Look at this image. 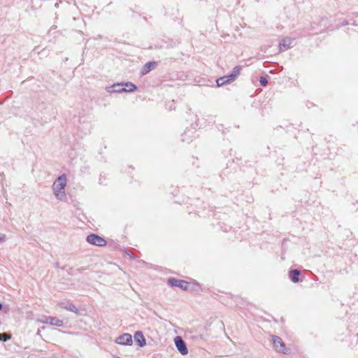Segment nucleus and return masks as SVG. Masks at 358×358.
<instances>
[{
    "mask_svg": "<svg viewBox=\"0 0 358 358\" xmlns=\"http://www.w3.org/2000/svg\"><path fill=\"white\" fill-rule=\"evenodd\" d=\"M66 186V176L64 174L59 176L53 182L52 190L54 195L59 200L66 198L65 187Z\"/></svg>",
    "mask_w": 358,
    "mask_h": 358,
    "instance_id": "nucleus-1",
    "label": "nucleus"
},
{
    "mask_svg": "<svg viewBox=\"0 0 358 358\" xmlns=\"http://www.w3.org/2000/svg\"><path fill=\"white\" fill-rule=\"evenodd\" d=\"M272 341L276 351L282 352L284 354L287 353V349L285 347V344L283 343L282 340L280 337L273 336Z\"/></svg>",
    "mask_w": 358,
    "mask_h": 358,
    "instance_id": "nucleus-2",
    "label": "nucleus"
},
{
    "mask_svg": "<svg viewBox=\"0 0 358 358\" xmlns=\"http://www.w3.org/2000/svg\"><path fill=\"white\" fill-rule=\"evenodd\" d=\"M87 241L92 245L97 246H103L106 244V241L103 238L94 234L87 236Z\"/></svg>",
    "mask_w": 358,
    "mask_h": 358,
    "instance_id": "nucleus-3",
    "label": "nucleus"
},
{
    "mask_svg": "<svg viewBox=\"0 0 358 358\" xmlns=\"http://www.w3.org/2000/svg\"><path fill=\"white\" fill-rule=\"evenodd\" d=\"M174 343L177 350L182 355H186L188 353V350L186 343L180 336H176L174 338Z\"/></svg>",
    "mask_w": 358,
    "mask_h": 358,
    "instance_id": "nucleus-4",
    "label": "nucleus"
},
{
    "mask_svg": "<svg viewBox=\"0 0 358 358\" xmlns=\"http://www.w3.org/2000/svg\"><path fill=\"white\" fill-rule=\"evenodd\" d=\"M169 285L171 287H178L184 290L187 289L189 284L185 280H177L176 278H170L168 280Z\"/></svg>",
    "mask_w": 358,
    "mask_h": 358,
    "instance_id": "nucleus-5",
    "label": "nucleus"
},
{
    "mask_svg": "<svg viewBox=\"0 0 358 358\" xmlns=\"http://www.w3.org/2000/svg\"><path fill=\"white\" fill-rule=\"evenodd\" d=\"M115 343L120 345H131L132 344V337L129 334H124L120 336H118L115 339Z\"/></svg>",
    "mask_w": 358,
    "mask_h": 358,
    "instance_id": "nucleus-6",
    "label": "nucleus"
},
{
    "mask_svg": "<svg viewBox=\"0 0 358 358\" xmlns=\"http://www.w3.org/2000/svg\"><path fill=\"white\" fill-rule=\"evenodd\" d=\"M294 38L286 37L283 38L279 43V49L280 52L285 51L292 47Z\"/></svg>",
    "mask_w": 358,
    "mask_h": 358,
    "instance_id": "nucleus-7",
    "label": "nucleus"
},
{
    "mask_svg": "<svg viewBox=\"0 0 358 358\" xmlns=\"http://www.w3.org/2000/svg\"><path fill=\"white\" fill-rule=\"evenodd\" d=\"M123 84L116 83L112 86L106 87V91L109 93L125 92L126 87H122Z\"/></svg>",
    "mask_w": 358,
    "mask_h": 358,
    "instance_id": "nucleus-8",
    "label": "nucleus"
},
{
    "mask_svg": "<svg viewBox=\"0 0 358 358\" xmlns=\"http://www.w3.org/2000/svg\"><path fill=\"white\" fill-rule=\"evenodd\" d=\"M134 341L139 345L141 347H143L146 343L144 336L141 331H136L134 334Z\"/></svg>",
    "mask_w": 358,
    "mask_h": 358,
    "instance_id": "nucleus-9",
    "label": "nucleus"
},
{
    "mask_svg": "<svg viewBox=\"0 0 358 358\" xmlns=\"http://www.w3.org/2000/svg\"><path fill=\"white\" fill-rule=\"evenodd\" d=\"M58 306L63 309H66L76 313H78L77 308L72 303L61 302L59 303Z\"/></svg>",
    "mask_w": 358,
    "mask_h": 358,
    "instance_id": "nucleus-10",
    "label": "nucleus"
},
{
    "mask_svg": "<svg viewBox=\"0 0 358 358\" xmlns=\"http://www.w3.org/2000/svg\"><path fill=\"white\" fill-rule=\"evenodd\" d=\"M156 66V62H148L146 63L142 70H141V75H145L148 73H149L152 69H155Z\"/></svg>",
    "mask_w": 358,
    "mask_h": 358,
    "instance_id": "nucleus-11",
    "label": "nucleus"
},
{
    "mask_svg": "<svg viewBox=\"0 0 358 358\" xmlns=\"http://www.w3.org/2000/svg\"><path fill=\"white\" fill-rule=\"evenodd\" d=\"M300 271L297 269H294L289 271V277L293 282H298L299 281V275Z\"/></svg>",
    "mask_w": 358,
    "mask_h": 358,
    "instance_id": "nucleus-12",
    "label": "nucleus"
},
{
    "mask_svg": "<svg viewBox=\"0 0 358 358\" xmlns=\"http://www.w3.org/2000/svg\"><path fill=\"white\" fill-rule=\"evenodd\" d=\"M63 321L54 317H50L49 318V324L57 327H62Z\"/></svg>",
    "mask_w": 358,
    "mask_h": 358,
    "instance_id": "nucleus-13",
    "label": "nucleus"
},
{
    "mask_svg": "<svg viewBox=\"0 0 358 358\" xmlns=\"http://www.w3.org/2000/svg\"><path fill=\"white\" fill-rule=\"evenodd\" d=\"M230 82H231V80H230L229 76H223L217 80V86L220 87Z\"/></svg>",
    "mask_w": 358,
    "mask_h": 358,
    "instance_id": "nucleus-14",
    "label": "nucleus"
},
{
    "mask_svg": "<svg viewBox=\"0 0 358 358\" xmlns=\"http://www.w3.org/2000/svg\"><path fill=\"white\" fill-rule=\"evenodd\" d=\"M240 70L241 69L239 66H235L233 69L232 73L229 76L231 81H234L235 78L240 74Z\"/></svg>",
    "mask_w": 358,
    "mask_h": 358,
    "instance_id": "nucleus-15",
    "label": "nucleus"
},
{
    "mask_svg": "<svg viewBox=\"0 0 358 358\" xmlns=\"http://www.w3.org/2000/svg\"><path fill=\"white\" fill-rule=\"evenodd\" d=\"M124 85L127 87L125 92H134L136 89V85L131 83H127Z\"/></svg>",
    "mask_w": 358,
    "mask_h": 358,
    "instance_id": "nucleus-16",
    "label": "nucleus"
},
{
    "mask_svg": "<svg viewBox=\"0 0 358 358\" xmlns=\"http://www.w3.org/2000/svg\"><path fill=\"white\" fill-rule=\"evenodd\" d=\"M10 338V336L6 333L0 334V341H7Z\"/></svg>",
    "mask_w": 358,
    "mask_h": 358,
    "instance_id": "nucleus-17",
    "label": "nucleus"
},
{
    "mask_svg": "<svg viewBox=\"0 0 358 358\" xmlns=\"http://www.w3.org/2000/svg\"><path fill=\"white\" fill-rule=\"evenodd\" d=\"M49 318L48 316H42L38 319V321L43 324H49Z\"/></svg>",
    "mask_w": 358,
    "mask_h": 358,
    "instance_id": "nucleus-18",
    "label": "nucleus"
},
{
    "mask_svg": "<svg viewBox=\"0 0 358 358\" xmlns=\"http://www.w3.org/2000/svg\"><path fill=\"white\" fill-rule=\"evenodd\" d=\"M259 82L262 86H266L268 83V80H267L266 78L261 77L259 79Z\"/></svg>",
    "mask_w": 358,
    "mask_h": 358,
    "instance_id": "nucleus-19",
    "label": "nucleus"
},
{
    "mask_svg": "<svg viewBox=\"0 0 358 358\" xmlns=\"http://www.w3.org/2000/svg\"><path fill=\"white\" fill-rule=\"evenodd\" d=\"M5 238H6L5 235H3L2 236H1L0 237V242L4 241Z\"/></svg>",
    "mask_w": 358,
    "mask_h": 358,
    "instance_id": "nucleus-20",
    "label": "nucleus"
},
{
    "mask_svg": "<svg viewBox=\"0 0 358 358\" xmlns=\"http://www.w3.org/2000/svg\"><path fill=\"white\" fill-rule=\"evenodd\" d=\"M2 307H3V306H2V304H1V303H0V310L2 309Z\"/></svg>",
    "mask_w": 358,
    "mask_h": 358,
    "instance_id": "nucleus-21",
    "label": "nucleus"
},
{
    "mask_svg": "<svg viewBox=\"0 0 358 358\" xmlns=\"http://www.w3.org/2000/svg\"><path fill=\"white\" fill-rule=\"evenodd\" d=\"M55 6L58 7V3H55Z\"/></svg>",
    "mask_w": 358,
    "mask_h": 358,
    "instance_id": "nucleus-22",
    "label": "nucleus"
},
{
    "mask_svg": "<svg viewBox=\"0 0 358 358\" xmlns=\"http://www.w3.org/2000/svg\"><path fill=\"white\" fill-rule=\"evenodd\" d=\"M117 358H120V357H117Z\"/></svg>",
    "mask_w": 358,
    "mask_h": 358,
    "instance_id": "nucleus-23",
    "label": "nucleus"
}]
</instances>
